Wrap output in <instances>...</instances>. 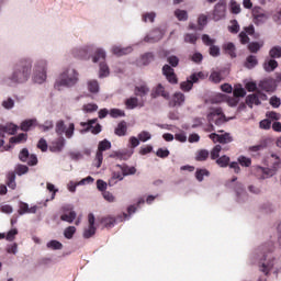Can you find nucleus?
Wrapping results in <instances>:
<instances>
[{
  "instance_id": "f257e3e1",
  "label": "nucleus",
  "mask_w": 281,
  "mask_h": 281,
  "mask_svg": "<svg viewBox=\"0 0 281 281\" xmlns=\"http://www.w3.org/2000/svg\"><path fill=\"white\" fill-rule=\"evenodd\" d=\"M33 65L34 59L31 57L21 58L13 65L11 74L2 79V85H5L7 87L25 85L32 77Z\"/></svg>"
},
{
  "instance_id": "f03ea898",
  "label": "nucleus",
  "mask_w": 281,
  "mask_h": 281,
  "mask_svg": "<svg viewBox=\"0 0 281 281\" xmlns=\"http://www.w3.org/2000/svg\"><path fill=\"white\" fill-rule=\"evenodd\" d=\"M80 82V72L74 66L64 67L54 82V89L56 91H63L64 89H74L78 87Z\"/></svg>"
},
{
  "instance_id": "7ed1b4c3",
  "label": "nucleus",
  "mask_w": 281,
  "mask_h": 281,
  "mask_svg": "<svg viewBox=\"0 0 281 281\" xmlns=\"http://www.w3.org/2000/svg\"><path fill=\"white\" fill-rule=\"evenodd\" d=\"M47 65L48 61L45 58L35 60L33 65L32 80L35 85H43L47 80Z\"/></svg>"
},
{
  "instance_id": "20e7f679",
  "label": "nucleus",
  "mask_w": 281,
  "mask_h": 281,
  "mask_svg": "<svg viewBox=\"0 0 281 281\" xmlns=\"http://www.w3.org/2000/svg\"><path fill=\"white\" fill-rule=\"evenodd\" d=\"M30 172V167L26 165L18 164L15 166V172L9 171L7 173V186L11 190H16V175L18 177H23V175H27Z\"/></svg>"
},
{
  "instance_id": "39448f33",
  "label": "nucleus",
  "mask_w": 281,
  "mask_h": 281,
  "mask_svg": "<svg viewBox=\"0 0 281 281\" xmlns=\"http://www.w3.org/2000/svg\"><path fill=\"white\" fill-rule=\"evenodd\" d=\"M206 120L209 124H215V126H222V124H225L227 122V119H225V114L223 113L222 108H211Z\"/></svg>"
},
{
  "instance_id": "423d86ee",
  "label": "nucleus",
  "mask_w": 281,
  "mask_h": 281,
  "mask_svg": "<svg viewBox=\"0 0 281 281\" xmlns=\"http://www.w3.org/2000/svg\"><path fill=\"white\" fill-rule=\"evenodd\" d=\"M55 133L57 135H65L66 139H71L76 133V124L69 123L68 127L65 126V121L59 120L55 125Z\"/></svg>"
},
{
  "instance_id": "0eeeda50",
  "label": "nucleus",
  "mask_w": 281,
  "mask_h": 281,
  "mask_svg": "<svg viewBox=\"0 0 281 281\" xmlns=\"http://www.w3.org/2000/svg\"><path fill=\"white\" fill-rule=\"evenodd\" d=\"M93 49H95V45L86 44L82 46L74 47L70 50V54H71V56H74V58H87V56H89V54H91V52H93Z\"/></svg>"
},
{
  "instance_id": "6e6552de",
  "label": "nucleus",
  "mask_w": 281,
  "mask_h": 281,
  "mask_svg": "<svg viewBox=\"0 0 281 281\" xmlns=\"http://www.w3.org/2000/svg\"><path fill=\"white\" fill-rule=\"evenodd\" d=\"M80 126L83 128L81 130V133H89V131H91L92 135H99V133H102V125L98 123V119H92L88 122H81Z\"/></svg>"
},
{
  "instance_id": "1a4fd4ad",
  "label": "nucleus",
  "mask_w": 281,
  "mask_h": 281,
  "mask_svg": "<svg viewBox=\"0 0 281 281\" xmlns=\"http://www.w3.org/2000/svg\"><path fill=\"white\" fill-rule=\"evenodd\" d=\"M218 133H212L209 135L210 139H212L214 144H232V142H234L232 134L225 131H218Z\"/></svg>"
},
{
  "instance_id": "9d476101",
  "label": "nucleus",
  "mask_w": 281,
  "mask_h": 281,
  "mask_svg": "<svg viewBox=\"0 0 281 281\" xmlns=\"http://www.w3.org/2000/svg\"><path fill=\"white\" fill-rule=\"evenodd\" d=\"M227 12V3L225 0H220L213 10V21H223L225 19V14Z\"/></svg>"
},
{
  "instance_id": "9b49d317",
  "label": "nucleus",
  "mask_w": 281,
  "mask_h": 281,
  "mask_svg": "<svg viewBox=\"0 0 281 281\" xmlns=\"http://www.w3.org/2000/svg\"><path fill=\"white\" fill-rule=\"evenodd\" d=\"M199 78H203V74L201 71L192 74L186 81L180 83V89L182 91H191L192 87H194V82H199Z\"/></svg>"
},
{
  "instance_id": "f8f14e48",
  "label": "nucleus",
  "mask_w": 281,
  "mask_h": 281,
  "mask_svg": "<svg viewBox=\"0 0 281 281\" xmlns=\"http://www.w3.org/2000/svg\"><path fill=\"white\" fill-rule=\"evenodd\" d=\"M267 19H269V16L266 15L265 11H262V8L255 7L252 9V21L255 25H263V23H267Z\"/></svg>"
},
{
  "instance_id": "ddd939ff",
  "label": "nucleus",
  "mask_w": 281,
  "mask_h": 281,
  "mask_svg": "<svg viewBox=\"0 0 281 281\" xmlns=\"http://www.w3.org/2000/svg\"><path fill=\"white\" fill-rule=\"evenodd\" d=\"M66 144L67 140L65 137H59L50 143L48 150H50V153H63Z\"/></svg>"
},
{
  "instance_id": "4468645a",
  "label": "nucleus",
  "mask_w": 281,
  "mask_h": 281,
  "mask_svg": "<svg viewBox=\"0 0 281 281\" xmlns=\"http://www.w3.org/2000/svg\"><path fill=\"white\" fill-rule=\"evenodd\" d=\"M162 74L167 78L168 82H170V85H177V75L175 74V69L170 65H165L162 67Z\"/></svg>"
},
{
  "instance_id": "2eb2a0df",
  "label": "nucleus",
  "mask_w": 281,
  "mask_h": 281,
  "mask_svg": "<svg viewBox=\"0 0 281 281\" xmlns=\"http://www.w3.org/2000/svg\"><path fill=\"white\" fill-rule=\"evenodd\" d=\"M153 99H157L159 97L164 98L165 100H170V93L166 91V88L159 83L150 93Z\"/></svg>"
},
{
  "instance_id": "dca6fc26",
  "label": "nucleus",
  "mask_w": 281,
  "mask_h": 281,
  "mask_svg": "<svg viewBox=\"0 0 281 281\" xmlns=\"http://www.w3.org/2000/svg\"><path fill=\"white\" fill-rule=\"evenodd\" d=\"M37 211H38V206L36 205L30 207V204L25 202H20L18 214L20 216H23L25 214H36Z\"/></svg>"
},
{
  "instance_id": "f3484780",
  "label": "nucleus",
  "mask_w": 281,
  "mask_h": 281,
  "mask_svg": "<svg viewBox=\"0 0 281 281\" xmlns=\"http://www.w3.org/2000/svg\"><path fill=\"white\" fill-rule=\"evenodd\" d=\"M164 38V32L159 29H155L148 35L145 36V43H157Z\"/></svg>"
},
{
  "instance_id": "a211bd4d",
  "label": "nucleus",
  "mask_w": 281,
  "mask_h": 281,
  "mask_svg": "<svg viewBox=\"0 0 281 281\" xmlns=\"http://www.w3.org/2000/svg\"><path fill=\"white\" fill-rule=\"evenodd\" d=\"M256 32V29H254V25L247 26L239 33V41L241 45H247L249 43V36L254 35Z\"/></svg>"
},
{
  "instance_id": "6ab92c4d",
  "label": "nucleus",
  "mask_w": 281,
  "mask_h": 281,
  "mask_svg": "<svg viewBox=\"0 0 281 281\" xmlns=\"http://www.w3.org/2000/svg\"><path fill=\"white\" fill-rule=\"evenodd\" d=\"M235 192L237 203H245V201H247L248 195L247 191H245V187H243V183L236 184Z\"/></svg>"
},
{
  "instance_id": "aec40b11",
  "label": "nucleus",
  "mask_w": 281,
  "mask_h": 281,
  "mask_svg": "<svg viewBox=\"0 0 281 281\" xmlns=\"http://www.w3.org/2000/svg\"><path fill=\"white\" fill-rule=\"evenodd\" d=\"M148 93H150V88L146 83H140L134 88V95L142 98V100H144Z\"/></svg>"
},
{
  "instance_id": "412c9836",
  "label": "nucleus",
  "mask_w": 281,
  "mask_h": 281,
  "mask_svg": "<svg viewBox=\"0 0 281 281\" xmlns=\"http://www.w3.org/2000/svg\"><path fill=\"white\" fill-rule=\"evenodd\" d=\"M137 106H139L140 109L142 106H144V101L139 102V99H137V97H131L125 100V109H127V111H133L137 109Z\"/></svg>"
},
{
  "instance_id": "4be33fe9",
  "label": "nucleus",
  "mask_w": 281,
  "mask_h": 281,
  "mask_svg": "<svg viewBox=\"0 0 281 281\" xmlns=\"http://www.w3.org/2000/svg\"><path fill=\"white\" fill-rule=\"evenodd\" d=\"M133 150H119L112 154L110 157L119 159L120 161H128L133 157Z\"/></svg>"
},
{
  "instance_id": "5701e85b",
  "label": "nucleus",
  "mask_w": 281,
  "mask_h": 281,
  "mask_svg": "<svg viewBox=\"0 0 281 281\" xmlns=\"http://www.w3.org/2000/svg\"><path fill=\"white\" fill-rule=\"evenodd\" d=\"M111 52L114 56H126V54H131L133 52V46L122 47L114 45L112 46Z\"/></svg>"
},
{
  "instance_id": "b1692460",
  "label": "nucleus",
  "mask_w": 281,
  "mask_h": 281,
  "mask_svg": "<svg viewBox=\"0 0 281 281\" xmlns=\"http://www.w3.org/2000/svg\"><path fill=\"white\" fill-rule=\"evenodd\" d=\"M19 131V126L14 123H7L5 125L0 126V134L5 135H15Z\"/></svg>"
},
{
  "instance_id": "393cba45",
  "label": "nucleus",
  "mask_w": 281,
  "mask_h": 281,
  "mask_svg": "<svg viewBox=\"0 0 281 281\" xmlns=\"http://www.w3.org/2000/svg\"><path fill=\"white\" fill-rule=\"evenodd\" d=\"M87 89L92 95H98V93H100V82L98 79H89L87 81Z\"/></svg>"
},
{
  "instance_id": "a878e982",
  "label": "nucleus",
  "mask_w": 281,
  "mask_h": 281,
  "mask_svg": "<svg viewBox=\"0 0 281 281\" xmlns=\"http://www.w3.org/2000/svg\"><path fill=\"white\" fill-rule=\"evenodd\" d=\"M186 102V95L181 92H176L172 100L169 101V106H181Z\"/></svg>"
},
{
  "instance_id": "bb28decb",
  "label": "nucleus",
  "mask_w": 281,
  "mask_h": 281,
  "mask_svg": "<svg viewBox=\"0 0 281 281\" xmlns=\"http://www.w3.org/2000/svg\"><path fill=\"white\" fill-rule=\"evenodd\" d=\"M244 67L246 69H256V67H258V57L256 55H249L246 57Z\"/></svg>"
},
{
  "instance_id": "cd10ccee",
  "label": "nucleus",
  "mask_w": 281,
  "mask_h": 281,
  "mask_svg": "<svg viewBox=\"0 0 281 281\" xmlns=\"http://www.w3.org/2000/svg\"><path fill=\"white\" fill-rule=\"evenodd\" d=\"M92 63H100V60H106V50L104 48H97L92 55Z\"/></svg>"
},
{
  "instance_id": "c85d7f7f",
  "label": "nucleus",
  "mask_w": 281,
  "mask_h": 281,
  "mask_svg": "<svg viewBox=\"0 0 281 281\" xmlns=\"http://www.w3.org/2000/svg\"><path fill=\"white\" fill-rule=\"evenodd\" d=\"M36 124H37L36 119L24 120L20 125V131L27 133V131L33 128V126H36Z\"/></svg>"
},
{
  "instance_id": "c756f323",
  "label": "nucleus",
  "mask_w": 281,
  "mask_h": 281,
  "mask_svg": "<svg viewBox=\"0 0 281 281\" xmlns=\"http://www.w3.org/2000/svg\"><path fill=\"white\" fill-rule=\"evenodd\" d=\"M127 131H128V126L126 125V122L122 121L115 127L114 133L115 135H117V137H125Z\"/></svg>"
},
{
  "instance_id": "7c9ffc66",
  "label": "nucleus",
  "mask_w": 281,
  "mask_h": 281,
  "mask_svg": "<svg viewBox=\"0 0 281 281\" xmlns=\"http://www.w3.org/2000/svg\"><path fill=\"white\" fill-rule=\"evenodd\" d=\"M116 167L120 168L121 172L123 173V177H128V176L135 175V172H137V169L135 167H131L126 164L116 165Z\"/></svg>"
},
{
  "instance_id": "2f4dec72",
  "label": "nucleus",
  "mask_w": 281,
  "mask_h": 281,
  "mask_svg": "<svg viewBox=\"0 0 281 281\" xmlns=\"http://www.w3.org/2000/svg\"><path fill=\"white\" fill-rule=\"evenodd\" d=\"M263 69L268 74H271V71H276L278 69V60L270 58L263 63Z\"/></svg>"
},
{
  "instance_id": "473e14b6",
  "label": "nucleus",
  "mask_w": 281,
  "mask_h": 281,
  "mask_svg": "<svg viewBox=\"0 0 281 281\" xmlns=\"http://www.w3.org/2000/svg\"><path fill=\"white\" fill-rule=\"evenodd\" d=\"M153 60H155V55H153V53H146V54L142 55L140 59L138 60V65L146 67V66L150 65V63H153Z\"/></svg>"
},
{
  "instance_id": "72a5a7b5",
  "label": "nucleus",
  "mask_w": 281,
  "mask_h": 281,
  "mask_svg": "<svg viewBox=\"0 0 281 281\" xmlns=\"http://www.w3.org/2000/svg\"><path fill=\"white\" fill-rule=\"evenodd\" d=\"M111 75V70L109 69V65L105 61H101L99 65V78H109Z\"/></svg>"
},
{
  "instance_id": "f704fd0d",
  "label": "nucleus",
  "mask_w": 281,
  "mask_h": 281,
  "mask_svg": "<svg viewBox=\"0 0 281 281\" xmlns=\"http://www.w3.org/2000/svg\"><path fill=\"white\" fill-rule=\"evenodd\" d=\"M222 49L225 50V54H229L231 58H236V45L232 42L223 44Z\"/></svg>"
},
{
  "instance_id": "c9c22d12",
  "label": "nucleus",
  "mask_w": 281,
  "mask_h": 281,
  "mask_svg": "<svg viewBox=\"0 0 281 281\" xmlns=\"http://www.w3.org/2000/svg\"><path fill=\"white\" fill-rule=\"evenodd\" d=\"M246 104L249 106V109H254V104L259 106V104H261L260 98L257 94H249L246 98Z\"/></svg>"
},
{
  "instance_id": "e433bc0d",
  "label": "nucleus",
  "mask_w": 281,
  "mask_h": 281,
  "mask_svg": "<svg viewBox=\"0 0 281 281\" xmlns=\"http://www.w3.org/2000/svg\"><path fill=\"white\" fill-rule=\"evenodd\" d=\"M25 142H27V133H20L10 138V144H25Z\"/></svg>"
},
{
  "instance_id": "4c0bfd02",
  "label": "nucleus",
  "mask_w": 281,
  "mask_h": 281,
  "mask_svg": "<svg viewBox=\"0 0 281 281\" xmlns=\"http://www.w3.org/2000/svg\"><path fill=\"white\" fill-rule=\"evenodd\" d=\"M198 41H199V34L198 33H187V34H184V43H189L190 45H196Z\"/></svg>"
},
{
  "instance_id": "58836bf2",
  "label": "nucleus",
  "mask_w": 281,
  "mask_h": 281,
  "mask_svg": "<svg viewBox=\"0 0 281 281\" xmlns=\"http://www.w3.org/2000/svg\"><path fill=\"white\" fill-rule=\"evenodd\" d=\"M18 235H19V229L11 228L7 234H4V239L8 240V243H14Z\"/></svg>"
},
{
  "instance_id": "ea45409f",
  "label": "nucleus",
  "mask_w": 281,
  "mask_h": 281,
  "mask_svg": "<svg viewBox=\"0 0 281 281\" xmlns=\"http://www.w3.org/2000/svg\"><path fill=\"white\" fill-rule=\"evenodd\" d=\"M76 216H78L76 211H70L69 214H63L60 216V221H64L65 223H74V221H76Z\"/></svg>"
},
{
  "instance_id": "a19ab883",
  "label": "nucleus",
  "mask_w": 281,
  "mask_h": 281,
  "mask_svg": "<svg viewBox=\"0 0 281 281\" xmlns=\"http://www.w3.org/2000/svg\"><path fill=\"white\" fill-rule=\"evenodd\" d=\"M124 173L113 172L111 179L109 180V186L113 187L117 181H124Z\"/></svg>"
},
{
  "instance_id": "79ce46f5",
  "label": "nucleus",
  "mask_w": 281,
  "mask_h": 281,
  "mask_svg": "<svg viewBox=\"0 0 281 281\" xmlns=\"http://www.w3.org/2000/svg\"><path fill=\"white\" fill-rule=\"evenodd\" d=\"M4 249L7 254L16 256L19 254V244L16 243L7 244Z\"/></svg>"
},
{
  "instance_id": "37998d69",
  "label": "nucleus",
  "mask_w": 281,
  "mask_h": 281,
  "mask_svg": "<svg viewBox=\"0 0 281 281\" xmlns=\"http://www.w3.org/2000/svg\"><path fill=\"white\" fill-rule=\"evenodd\" d=\"M14 104V99H12V97H9L2 101L1 106L5 109V111H12Z\"/></svg>"
},
{
  "instance_id": "c03bdc74",
  "label": "nucleus",
  "mask_w": 281,
  "mask_h": 281,
  "mask_svg": "<svg viewBox=\"0 0 281 281\" xmlns=\"http://www.w3.org/2000/svg\"><path fill=\"white\" fill-rule=\"evenodd\" d=\"M210 157V151L207 149H201L195 155V161H206Z\"/></svg>"
},
{
  "instance_id": "a18cd8bd",
  "label": "nucleus",
  "mask_w": 281,
  "mask_h": 281,
  "mask_svg": "<svg viewBox=\"0 0 281 281\" xmlns=\"http://www.w3.org/2000/svg\"><path fill=\"white\" fill-rule=\"evenodd\" d=\"M269 56L272 59L281 58V46L276 45L272 48H270Z\"/></svg>"
},
{
  "instance_id": "49530a36",
  "label": "nucleus",
  "mask_w": 281,
  "mask_h": 281,
  "mask_svg": "<svg viewBox=\"0 0 281 281\" xmlns=\"http://www.w3.org/2000/svg\"><path fill=\"white\" fill-rule=\"evenodd\" d=\"M261 48H262V44L258 42H251L248 44V49L250 54H258Z\"/></svg>"
},
{
  "instance_id": "de8ad7c7",
  "label": "nucleus",
  "mask_w": 281,
  "mask_h": 281,
  "mask_svg": "<svg viewBox=\"0 0 281 281\" xmlns=\"http://www.w3.org/2000/svg\"><path fill=\"white\" fill-rule=\"evenodd\" d=\"M233 95L235 98H245L247 95V90H245V88H243L241 86H237L233 90Z\"/></svg>"
},
{
  "instance_id": "09e8293b",
  "label": "nucleus",
  "mask_w": 281,
  "mask_h": 281,
  "mask_svg": "<svg viewBox=\"0 0 281 281\" xmlns=\"http://www.w3.org/2000/svg\"><path fill=\"white\" fill-rule=\"evenodd\" d=\"M204 177H210V171L207 169H196L195 179L201 182Z\"/></svg>"
},
{
  "instance_id": "8fccbe9b",
  "label": "nucleus",
  "mask_w": 281,
  "mask_h": 281,
  "mask_svg": "<svg viewBox=\"0 0 281 281\" xmlns=\"http://www.w3.org/2000/svg\"><path fill=\"white\" fill-rule=\"evenodd\" d=\"M228 31L231 34H238L240 32V24H238L237 20H232L231 25L228 26Z\"/></svg>"
},
{
  "instance_id": "3c124183",
  "label": "nucleus",
  "mask_w": 281,
  "mask_h": 281,
  "mask_svg": "<svg viewBox=\"0 0 281 281\" xmlns=\"http://www.w3.org/2000/svg\"><path fill=\"white\" fill-rule=\"evenodd\" d=\"M157 18L156 12H147L143 14L144 23H155V19Z\"/></svg>"
},
{
  "instance_id": "603ef678",
  "label": "nucleus",
  "mask_w": 281,
  "mask_h": 281,
  "mask_svg": "<svg viewBox=\"0 0 281 281\" xmlns=\"http://www.w3.org/2000/svg\"><path fill=\"white\" fill-rule=\"evenodd\" d=\"M175 16L178 19V21H188V11L177 9L175 11Z\"/></svg>"
},
{
  "instance_id": "864d4df0",
  "label": "nucleus",
  "mask_w": 281,
  "mask_h": 281,
  "mask_svg": "<svg viewBox=\"0 0 281 281\" xmlns=\"http://www.w3.org/2000/svg\"><path fill=\"white\" fill-rule=\"evenodd\" d=\"M201 38H202L203 45H205L206 47H212V45L216 43V40L210 37L209 34H203Z\"/></svg>"
},
{
  "instance_id": "5fc2aeb1",
  "label": "nucleus",
  "mask_w": 281,
  "mask_h": 281,
  "mask_svg": "<svg viewBox=\"0 0 281 281\" xmlns=\"http://www.w3.org/2000/svg\"><path fill=\"white\" fill-rule=\"evenodd\" d=\"M237 161L239 165H241L244 168H249L251 166V158L247 156H239L237 158Z\"/></svg>"
},
{
  "instance_id": "6e6d98bb",
  "label": "nucleus",
  "mask_w": 281,
  "mask_h": 281,
  "mask_svg": "<svg viewBox=\"0 0 281 281\" xmlns=\"http://www.w3.org/2000/svg\"><path fill=\"white\" fill-rule=\"evenodd\" d=\"M216 164L220 168H227L229 166V157L224 155L216 159Z\"/></svg>"
},
{
  "instance_id": "4d7b16f0",
  "label": "nucleus",
  "mask_w": 281,
  "mask_h": 281,
  "mask_svg": "<svg viewBox=\"0 0 281 281\" xmlns=\"http://www.w3.org/2000/svg\"><path fill=\"white\" fill-rule=\"evenodd\" d=\"M74 234H76V226H68L64 231V236L67 240H71V238H74Z\"/></svg>"
},
{
  "instance_id": "13d9d810",
  "label": "nucleus",
  "mask_w": 281,
  "mask_h": 281,
  "mask_svg": "<svg viewBox=\"0 0 281 281\" xmlns=\"http://www.w3.org/2000/svg\"><path fill=\"white\" fill-rule=\"evenodd\" d=\"M110 117H126V113L124 112V110H120V109H111L110 110Z\"/></svg>"
},
{
  "instance_id": "bf43d9fd",
  "label": "nucleus",
  "mask_w": 281,
  "mask_h": 281,
  "mask_svg": "<svg viewBox=\"0 0 281 281\" xmlns=\"http://www.w3.org/2000/svg\"><path fill=\"white\" fill-rule=\"evenodd\" d=\"M209 54L210 56H212L213 58H218V56H221V47H218L217 45H212L209 46Z\"/></svg>"
},
{
  "instance_id": "052dcab7",
  "label": "nucleus",
  "mask_w": 281,
  "mask_h": 281,
  "mask_svg": "<svg viewBox=\"0 0 281 281\" xmlns=\"http://www.w3.org/2000/svg\"><path fill=\"white\" fill-rule=\"evenodd\" d=\"M229 8L232 14H240V3L236 2V0H231Z\"/></svg>"
},
{
  "instance_id": "680f3d73",
  "label": "nucleus",
  "mask_w": 281,
  "mask_h": 281,
  "mask_svg": "<svg viewBox=\"0 0 281 281\" xmlns=\"http://www.w3.org/2000/svg\"><path fill=\"white\" fill-rule=\"evenodd\" d=\"M46 247L48 249L58 250V249H63V244L56 239H53L46 244Z\"/></svg>"
},
{
  "instance_id": "e2e57ef3",
  "label": "nucleus",
  "mask_w": 281,
  "mask_h": 281,
  "mask_svg": "<svg viewBox=\"0 0 281 281\" xmlns=\"http://www.w3.org/2000/svg\"><path fill=\"white\" fill-rule=\"evenodd\" d=\"M221 150H223V147L221 145H216L215 147H213V149L211 150V159H218L221 157Z\"/></svg>"
},
{
  "instance_id": "0e129e2a",
  "label": "nucleus",
  "mask_w": 281,
  "mask_h": 281,
  "mask_svg": "<svg viewBox=\"0 0 281 281\" xmlns=\"http://www.w3.org/2000/svg\"><path fill=\"white\" fill-rule=\"evenodd\" d=\"M111 148V142L108 139H103L99 143L98 150L100 153H104V150H109Z\"/></svg>"
},
{
  "instance_id": "69168bd1",
  "label": "nucleus",
  "mask_w": 281,
  "mask_h": 281,
  "mask_svg": "<svg viewBox=\"0 0 281 281\" xmlns=\"http://www.w3.org/2000/svg\"><path fill=\"white\" fill-rule=\"evenodd\" d=\"M139 142L146 143L153 139V135L148 131H143L138 134Z\"/></svg>"
},
{
  "instance_id": "338daca9",
  "label": "nucleus",
  "mask_w": 281,
  "mask_h": 281,
  "mask_svg": "<svg viewBox=\"0 0 281 281\" xmlns=\"http://www.w3.org/2000/svg\"><path fill=\"white\" fill-rule=\"evenodd\" d=\"M209 78H210L211 82H214L215 85H218V82H221V80H223V77H222L221 72H218V71H213Z\"/></svg>"
},
{
  "instance_id": "774afa93",
  "label": "nucleus",
  "mask_w": 281,
  "mask_h": 281,
  "mask_svg": "<svg viewBox=\"0 0 281 281\" xmlns=\"http://www.w3.org/2000/svg\"><path fill=\"white\" fill-rule=\"evenodd\" d=\"M139 137L131 136L128 139V147L133 150L139 146Z\"/></svg>"
}]
</instances>
